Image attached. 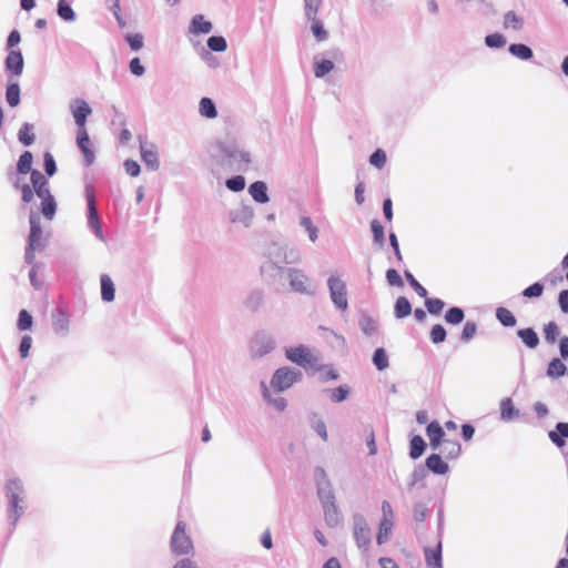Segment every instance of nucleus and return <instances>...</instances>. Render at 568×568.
Instances as JSON below:
<instances>
[{"label":"nucleus","instance_id":"obj_1","mask_svg":"<svg viewBox=\"0 0 568 568\" xmlns=\"http://www.w3.org/2000/svg\"><path fill=\"white\" fill-rule=\"evenodd\" d=\"M303 374L300 369L291 366H281L274 371L267 384L274 393H284L300 383Z\"/></svg>","mask_w":568,"mask_h":568},{"label":"nucleus","instance_id":"obj_2","mask_svg":"<svg viewBox=\"0 0 568 568\" xmlns=\"http://www.w3.org/2000/svg\"><path fill=\"white\" fill-rule=\"evenodd\" d=\"M285 357L291 363L296 364L306 371H322L325 368L324 366L320 365V358L317 354L306 345L285 348Z\"/></svg>","mask_w":568,"mask_h":568},{"label":"nucleus","instance_id":"obj_3","mask_svg":"<svg viewBox=\"0 0 568 568\" xmlns=\"http://www.w3.org/2000/svg\"><path fill=\"white\" fill-rule=\"evenodd\" d=\"M45 247V236L41 227L40 215L37 212L30 213V234L28 237V246L26 248V263L34 262V253L41 252Z\"/></svg>","mask_w":568,"mask_h":568},{"label":"nucleus","instance_id":"obj_4","mask_svg":"<svg viewBox=\"0 0 568 568\" xmlns=\"http://www.w3.org/2000/svg\"><path fill=\"white\" fill-rule=\"evenodd\" d=\"M318 498L323 507L325 523L332 528L339 526L343 516L335 504V496L328 484L318 487Z\"/></svg>","mask_w":568,"mask_h":568},{"label":"nucleus","instance_id":"obj_5","mask_svg":"<svg viewBox=\"0 0 568 568\" xmlns=\"http://www.w3.org/2000/svg\"><path fill=\"white\" fill-rule=\"evenodd\" d=\"M267 256L281 264H300L302 262L301 251L293 245L273 243L267 248Z\"/></svg>","mask_w":568,"mask_h":568},{"label":"nucleus","instance_id":"obj_6","mask_svg":"<svg viewBox=\"0 0 568 568\" xmlns=\"http://www.w3.org/2000/svg\"><path fill=\"white\" fill-rule=\"evenodd\" d=\"M287 268L283 266L280 262L273 260L271 256L266 255V261L261 266V275L264 281L272 286H283L284 277L287 276Z\"/></svg>","mask_w":568,"mask_h":568},{"label":"nucleus","instance_id":"obj_7","mask_svg":"<svg viewBox=\"0 0 568 568\" xmlns=\"http://www.w3.org/2000/svg\"><path fill=\"white\" fill-rule=\"evenodd\" d=\"M217 146L231 163H251V154L244 150L234 138H226L225 140L220 141Z\"/></svg>","mask_w":568,"mask_h":568},{"label":"nucleus","instance_id":"obj_8","mask_svg":"<svg viewBox=\"0 0 568 568\" xmlns=\"http://www.w3.org/2000/svg\"><path fill=\"white\" fill-rule=\"evenodd\" d=\"M276 348V341L273 335L260 332L250 342V356L260 359Z\"/></svg>","mask_w":568,"mask_h":568},{"label":"nucleus","instance_id":"obj_9","mask_svg":"<svg viewBox=\"0 0 568 568\" xmlns=\"http://www.w3.org/2000/svg\"><path fill=\"white\" fill-rule=\"evenodd\" d=\"M327 286L333 304L342 312L348 307L346 283L335 274L327 278Z\"/></svg>","mask_w":568,"mask_h":568},{"label":"nucleus","instance_id":"obj_10","mask_svg":"<svg viewBox=\"0 0 568 568\" xmlns=\"http://www.w3.org/2000/svg\"><path fill=\"white\" fill-rule=\"evenodd\" d=\"M286 280L288 281L291 290L296 293L306 295L314 293L312 280L301 268L288 267Z\"/></svg>","mask_w":568,"mask_h":568},{"label":"nucleus","instance_id":"obj_11","mask_svg":"<svg viewBox=\"0 0 568 568\" xmlns=\"http://www.w3.org/2000/svg\"><path fill=\"white\" fill-rule=\"evenodd\" d=\"M229 221L242 229H250L253 225L255 212L251 205L247 204H239L231 209L227 213Z\"/></svg>","mask_w":568,"mask_h":568},{"label":"nucleus","instance_id":"obj_12","mask_svg":"<svg viewBox=\"0 0 568 568\" xmlns=\"http://www.w3.org/2000/svg\"><path fill=\"white\" fill-rule=\"evenodd\" d=\"M85 197L88 203V225L100 241L105 242V236L95 207L94 190L91 185L85 186Z\"/></svg>","mask_w":568,"mask_h":568},{"label":"nucleus","instance_id":"obj_13","mask_svg":"<svg viewBox=\"0 0 568 568\" xmlns=\"http://www.w3.org/2000/svg\"><path fill=\"white\" fill-rule=\"evenodd\" d=\"M171 549L176 555L189 554L193 549L191 538L185 532V524L179 521L171 538Z\"/></svg>","mask_w":568,"mask_h":568},{"label":"nucleus","instance_id":"obj_14","mask_svg":"<svg viewBox=\"0 0 568 568\" xmlns=\"http://www.w3.org/2000/svg\"><path fill=\"white\" fill-rule=\"evenodd\" d=\"M354 526V538L357 546L366 551L372 540V531L368 527L365 518L362 515H355L353 517Z\"/></svg>","mask_w":568,"mask_h":568},{"label":"nucleus","instance_id":"obj_15","mask_svg":"<svg viewBox=\"0 0 568 568\" xmlns=\"http://www.w3.org/2000/svg\"><path fill=\"white\" fill-rule=\"evenodd\" d=\"M37 196L41 200V212L49 221L53 220L57 211V202L49 190V183L34 190Z\"/></svg>","mask_w":568,"mask_h":568},{"label":"nucleus","instance_id":"obj_16","mask_svg":"<svg viewBox=\"0 0 568 568\" xmlns=\"http://www.w3.org/2000/svg\"><path fill=\"white\" fill-rule=\"evenodd\" d=\"M260 389L265 404L277 413H283L287 408V400L278 395L280 393H274L273 389H270L265 382H261Z\"/></svg>","mask_w":568,"mask_h":568},{"label":"nucleus","instance_id":"obj_17","mask_svg":"<svg viewBox=\"0 0 568 568\" xmlns=\"http://www.w3.org/2000/svg\"><path fill=\"white\" fill-rule=\"evenodd\" d=\"M70 110L77 126H84L87 118L92 113V109L89 103L82 99H74L70 103Z\"/></svg>","mask_w":568,"mask_h":568},{"label":"nucleus","instance_id":"obj_18","mask_svg":"<svg viewBox=\"0 0 568 568\" xmlns=\"http://www.w3.org/2000/svg\"><path fill=\"white\" fill-rule=\"evenodd\" d=\"M140 152L143 162L151 171H156L160 166L159 152L155 144L151 142H141Z\"/></svg>","mask_w":568,"mask_h":568},{"label":"nucleus","instance_id":"obj_19","mask_svg":"<svg viewBox=\"0 0 568 568\" xmlns=\"http://www.w3.org/2000/svg\"><path fill=\"white\" fill-rule=\"evenodd\" d=\"M6 69L14 75H20L23 71V57L20 50H11L6 58Z\"/></svg>","mask_w":568,"mask_h":568},{"label":"nucleus","instance_id":"obj_20","mask_svg":"<svg viewBox=\"0 0 568 568\" xmlns=\"http://www.w3.org/2000/svg\"><path fill=\"white\" fill-rule=\"evenodd\" d=\"M9 501V519L16 526L19 518L24 513V496H13L8 498Z\"/></svg>","mask_w":568,"mask_h":568},{"label":"nucleus","instance_id":"obj_21","mask_svg":"<svg viewBox=\"0 0 568 568\" xmlns=\"http://www.w3.org/2000/svg\"><path fill=\"white\" fill-rule=\"evenodd\" d=\"M548 437L558 448L564 447L565 438H568V423H557L555 429L548 433Z\"/></svg>","mask_w":568,"mask_h":568},{"label":"nucleus","instance_id":"obj_22","mask_svg":"<svg viewBox=\"0 0 568 568\" xmlns=\"http://www.w3.org/2000/svg\"><path fill=\"white\" fill-rule=\"evenodd\" d=\"M189 29L192 34H207L213 30V24L205 20L203 14H195L191 20Z\"/></svg>","mask_w":568,"mask_h":568},{"label":"nucleus","instance_id":"obj_23","mask_svg":"<svg viewBox=\"0 0 568 568\" xmlns=\"http://www.w3.org/2000/svg\"><path fill=\"white\" fill-rule=\"evenodd\" d=\"M248 193L257 203H267L270 197L267 195V185L263 181H256L248 187Z\"/></svg>","mask_w":568,"mask_h":568},{"label":"nucleus","instance_id":"obj_24","mask_svg":"<svg viewBox=\"0 0 568 568\" xmlns=\"http://www.w3.org/2000/svg\"><path fill=\"white\" fill-rule=\"evenodd\" d=\"M426 432L429 437L432 448L435 450L438 449L444 437L442 426L436 422H432L427 425Z\"/></svg>","mask_w":568,"mask_h":568},{"label":"nucleus","instance_id":"obj_25","mask_svg":"<svg viewBox=\"0 0 568 568\" xmlns=\"http://www.w3.org/2000/svg\"><path fill=\"white\" fill-rule=\"evenodd\" d=\"M100 283L102 300L106 303L113 302L115 297V285L112 278L109 275L103 274L101 275Z\"/></svg>","mask_w":568,"mask_h":568},{"label":"nucleus","instance_id":"obj_26","mask_svg":"<svg viewBox=\"0 0 568 568\" xmlns=\"http://www.w3.org/2000/svg\"><path fill=\"white\" fill-rule=\"evenodd\" d=\"M425 558L427 568H442V544L438 542L436 548H426Z\"/></svg>","mask_w":568,"mask_h":568},{"label":"nucleus","instance_id":"obj_27","mask_svg":"<svg viewBox=\"0 0 568 568\" xmlns=\"http://www.w3.org/2000/svg\"><path fill=\"white\" fill-rule=\"evenodd\" d=\"M426 466L435 474L444 475L448 471V465L443 462L439 455L434 454L427 457Z\"/></svg>","mask_w":568,"mask_h":568},{"label":"nucleus","instance_id":"obj_28","mask_svg":"<svg viewBox=\"0 0 568 568\" xmlns=\"http://www.w3.org/2000/svg\"><path fill=\"white\" fill-rule=\"evenodd\" d=\"M199 113L206 119H215L217 110L212 99L202 98L199 103Z\"/></svg>","mask_w":568,"mask_h":568},{"label":"nucleus","instance_id":"obj_29","mask_svg":"<svg viewBox=\"0 0 568 568\" xmlns=\"http://www.w3.org/2000/svg\"><path fill=\"white\" fill-rule=\"evenodd\" d=\"M314 67V75L318 79L324 78L326 74H328L334 69L333 61L328 59H317L314 58L313 62Z\"/></svg>","mask_w":568,"mask_h":568},{"label":"nucleus","instance_id":"obj_30","mask_svg":"<svg viewBox=\"0 0 568 568\" xmlns=\"http://www.w3.org/2000/svg\"><path fill=\"white\" fill-rule=\"evenodd\" d=\"M517 335L529 348H536L539 344V337L537 333L530 327L519 329Z\"/></svg>","mask_w":568,"mask_h":568},{"label":"nucleus","instance_id":"obj_31","mask_svg":"<svg viewBox=\"0 0 568 568\" xmlns=\"http://www.w3.org/2000/svg\"><path fill=\"white\" fill-rule=\"evenodd\" d=\"M264 302V293L260 290L252 291L244 300V305L250 311H256Z\"/></svg>","mask_w":568,"mask_h":568},{"label":"nucleus","instance_id":"obj_32","mask_svg":"<svg viewBox=\"0 0 568 568\" xmlns=\"http://www.w3.org/2000/svg\"><path fill=\"white\" fill-rule=\"evenodd\" d=\"M500 415L505 420H511L520 416L519 409L515 408L510 398H505L500 404Z\"/></svg>","mask_w":568,"mask_h":568},{"label":"nucleus","instance_id":"obj_33","mask_svg":"<svg viewBox=\"0 0 568 568\" xmlns=\"http://www.w3.org/2000/svg\"><path fill=\"white\" fill-rule=\"evenodd\" d=\"M306 21L310 23L311 31L318 42L326 41L328 39V32L324 28L323 21L321 19L315 18L314 20Z\"/></svg>","mask_w":568,"mask_h":568},{"label":"nucleus","instance_id":"obj_34","mask_svg":"<svg viewBox=\"0 0 568 568\" xmlns=\"http://www.w3.org/2000/svg\"><path fill=\"white\" fill-rule=\"evenodd\" d=\"M358 326L361 331L367 336H372L377 332L376 321L367 314H362L358 321Z\"/></svg>","mask_w":568,"mask_h":568},{"label":"nucleus","instance_id":"obj_35","mask_svg":"<svg viewBox=\"0 0 568 568\" xmlns=\"http://www.w3.org/2000/svg\"><path fill=\"white\" fill-rule=\"evenodd\" d=\"M57 13L65 22H73L77 19L75 12L65 0L58 1Z\"/></svg>","mask_w":568,"mask_h":568},{"label":"nucleus","instance_id":"obj_36","mask_svg":"<svg viewBox=\"0 0 568 568\" xmlns=\"http://www.w3.org/2000/svg\"><path fill=\"white\" fill-rule=\"evenodd\" d=\"M310 425L312 429L324 440H328V434L326 429L325 422L316 414H314L310 419Z\"/></svg>","mask_w":568,"mask_h":568},{"label":"nucleus","instance_id":"obj_37","mask_svg":"<svg viewBox=\"0 0 568 568\" xmlns=\"http://www.w3.org/2000/svg\"><path fill=\"white\" fill-rule=\"evenodd\" d=\"M304 1V17L306 20H314L318 18V11L322 7L323 0H303Z\"/></svg>","mask_w":568,"mask_h":568},{"label":"nucleus","instance_id":"obj_38","mask_svg":"<svg viewBox=\"0 0 568 568\" xmlns=\"http://www.w3.org/2000/svg\"><path fill=\"white\" fill-rule=\"evenodd\" d=\"M18 139L26 146L33 144L36 139L33 133V125L30 123H24L18 132Z\"/></svg>","mask_w":568,"mask_h":568},{"label":"nucleus","instance_id":"obj_39","mask_svg":"<svg viewBox=\"0 0 568 568\" xmlns=\"http://www.w3.org/2000/svg\"><path fill=\"white\" fill-rule=\"evenodd\" d=\"M509 52L520 60H529L532 58V50L523 43H513L509 45Z\"/></svg>","mask_w":568,"mask_h":568},{"label":"nucleus","instance_id":"obj_40","mask_svg":"<svg viewBox=\"0 0 568 568\" xmlns=\"http://www.w3.org/2000/svg\"><path fill=\"white\" fill-rule=\"evenodd\" d=\"M329 393V398L333 403H342L347 399L351 393L348 385H341L333 389H326Z\"/></svg>","mask_w":568,"mask_h":568},{"label":"nucleus","instance_id":"obj_41","mask_svg":"<svg viewBox=\"0 0 568 568\" xmlns=\"http://www.w3.org/2000/svg\"><path fill=\"white\" fill-rule=\"evenodd\" d=\"M6 100L11 108H14L20 103V87L17 82L8 84Z\"/></svg>","mask_w":568,"mask_h":568},{"label":"nucleus","instance_id":"obj_42","mask_svg":"<svg viewBox=\"0 0 568 568\" xmlns=\"http://www.w3.org/2000/svg\"><path fill=\"white\" fill-rule=\"evenodd\" d=\"M425 447H426V443L423 439V437L419 435H415L410 439V452H409L410 457L413 459L419 458L423 455Z\"/></svg>","mask_w":568,"mask_h":568},{"label":"nucleus","instance_id":"obj_43","mask_svg":"<svg viewBox=\"0 0 568 568\" xmlns=\"http://www.w3.org/2000/svg\"><path fill=\"white\" fill-rule=\"evenodd\" d=\"M300 225L306 231L308 239L312 243L317 241L318 229L313 224V221L310 216H302L300 219Z\"/></svg>","mask_w":568,"mask_h":568},{"label":"nucleus","instance_id":"obj_44","mask_svg":"<svg viewBox=\"0 0 568 568\" xmlns=\"http://www.w3.org/2000/svg\"><path fill=\"white\" fill-rule=\"evenodd\" d=\"M566 371V365L559 358H554L548 365L547 376L551 378H558L565 375Z\"/></svg>","mask_w":568,"mask_h":568},{"label":"nucleus","instance_id":"obj_45","mask_svg":"<svg viewBox=\"0 0 568 568\" xmlns=\"http://www.w3.org/2000/svg\"><path fill=\"white\" fill-rule=\"evenodd\" d=\"M7 497L24 496L23 484L19 478H11L6 485Z\"/></svg>","mask_w":568,"mask_h":568},{"label":"nucleus","instance_id":"obj_46","mask_svg":"<svg viewBox=\"0 0 568 568\" xmlns=\"http://www.w3.org/2000/svg\"><path fill=\"white\" fill-rule=\"evenodd\" d=\"M392 528H393L392 520L382 519V521L379 524V530L377 534V538H376L378 545H382L389 539V536L392 534Z\"/></svg>","mask_w":568,"mask_h":568},{"label":"nucleus","instance_id":"obj_47","mask_svg":"<svg viewBox=\"0 0 568 568\" xmlns=\"http://www.w3.org/2000/svg\"><path fill=\"white\" fill-rule=\"evenodd\" d=\"M410 312H412V306H410L409 301L404 296L398 297L395 303V316L397 318H403V317L408 316L410 314Z\"/></svg>","mask_w":568,"mask_h":568},{"label":"nucleus","instance_id":"obj_48","mask_svg":"<svg viewBox=\"0 0 568 568\" xmlns=\"http://www.w3.org/2000/svg\"><path fill=\"white\" fill-rule=\"evenodd\" d=\"M207 47L214 52H224L227 49V42L224 37L212 36L207 39Z\"/></svg>","mask_w":568,"mask_h":568},{"label":"nucleus","instance_id":"obj_49","mask_svg":"<svg viewBox=\"0 0 568 568\" xmlns=\"http://www.w3.org/2000/svg\"><path fill=\"white\" fill-rule=\"evenodd\" d=\"M373 363L378 371H384L388 367V357L384 348H377L373 355Z\"/></svg>","mask_w":568,"mask_h":568},{"label":"nucleus","instance_id":"obj_50","mask_svg":"<svg viewBox=\"0 0 568 568\" xmlns=\"http://www.w3.org/2000/svg\"><path fill=\"white\" fill-rule=\"evenodd\" d=\"M32 154L29 151L23 152L18 161L17 169L21 174L31 172Z\"/></svg>","mask_w":568,"mask_h":568},{"label":"nucleus","instance_id":"obj_51","mask_svg":"<svg viewBox=\"0 0 568 568\" xmlns=\"http://www.w3.org/2000/svg\"><path fill=\"white\" fill-rule=\"evenodd\" d=\"M496 316L504 326H514L516 324L515 316L507 308H497Z\"/></svg>","mask_w":568,"mask_h":568},{"label":"nucleus","instance_id":"obj_52","mask_svg":"<svg viewBox=\"0 0 568 568\" xmlns=\"http://www.w3.org/2000/svg\"><path fill=\"white\" fill-rule=\"evenodd\" d=\"M523 19L518 17L514 11H508L504 17L505 27H510L514 30H520L523 28Z\"/></svg>","mask_w":568,"mask_h":568},{"label":"nucleus","instance_id":"obj_53","mask_svg":"<svg viewBox=\"0 0 568 568\" xmlns=\"http://www.w3.org/2000/svg\"><path fill=\"white\" fill-rule=\"evenodd\" d=\"M32 324H33V318H32L31 314L26 310L20 311L18 323H17L18 329L19 331L30 329L32 327Z\"/></svg>","mask_w":568,"mask_h":568},{"label":"nucleus","instance_id":"obj_54","mask_svg":"<svg viewBox=\"0 0 568 568\" xmlns=\"http://www.w3.org/2000/svg\"><path fill=\"white\" fill-rule=\"evenodd\" d=\"M545 339L549 344H554L559 335L558 325L555 322H549L544 327Z\"/></svg>","mask_w":568,"mask_h":568},{"label":"nucleus","instance_id":"obj_55","mask_svg":"<svg viewBox=\"0 0 568 568\" xmlns=\"http://www.w3.org/2000/svg\"><path fill=\"white\" fill-rule=\"evenodd\" d=\"M445 320L449 324H459L464 320V312L459 307H452L446 312Z\"/></svg>","mask_w":568,"mask_h":568},{"label":"nucleus","instance_id":"obj_56","mask_svg":"<svg viewBox=\"0 0 568 568\" xmlns=\"http://www.w3.org/2000/svg\"><path fill=\"white\" fill-rule=\"evenodd\" d=\"M125 40L133 51H139L143 48V36L141 33H128Z\"/></svg>","mask_w":568,"mask_h":568},{"label":"nucleus","instance_id":"obj_57","mask_svg":"<svg viewBox=\"0 0 568 568\" xmlns=\"http://www.w3.org/2000/svg\"><path fill=\"white\" fill-rule=\"evenodd\" d=\"M371 229L374 235V241L379 245H384L385 235L383 225L378 221L374 220L371 223Z\"/></svg>","mask_w":568,"mask_h":568},{"label":"nucleus","instance_id":"obj_58","mask_svg":"<svg viewBox=\"0 0 568 568\" xmlns=\"http://www.w3.org/2000/svg\"><path fill=\"white\" fill-rule=\"evenodd\" d=\"M425 305L430 314L438 315L443 311L445 303L439 298H426Z\"/></svg>","mask_w":568,"mask_h":568},{"label":"nucleus","instance_id":"obj_59","mask_svg":"<svg viewBox=\"0 0 568 568\" xmlns=\"http://www.w3.org/2000/svg\"><path fill=\"white\" fill-rule=\"evenodd\" d=\"M485 43L489 48H501L506 44V38L499 33L489 34L485 38Z\"/></svg>","mask_w":568,"mask_h":568},{"label":"nucleus","instance_id":"obj_60","mask_svg":"<svg viewBox=\"0 0 568 568\" xmlns=\"http://www.w3.org/2000/svg\"><path fill=\"white\" fill-rule=\"evenodd\" d=\"M386 153L382 149H377L371 156L369 163L377 169H382L386 163Z\"/></svg>","mask_w":568,"mask_h":568},{"label":"nucleus","instance_id":"obj_61","mask_svg":"<svg viewBox=\"0 0 568 568\" xmlns=\"http://www.w3.org/2000/svg\"><path fill=\"white\" fill-rule=\"evenodd\" d=\"M446 338V331L445 328L439 325V324H436L433 326L432 331H430V339L433 343L435 344H438V343H442L444 342Z\"/></svg>","mask_w":568,"mask_h":568},{"label":"nucleus","instance_id":"obj_62","mask_svg":"<svg viewBox=\"0 0 568 568\" xmlns=\"http://www.w3.org/2000/svg\"><path fill=\"white\" fill-rule=\"evenodd\" d=\"M226 186L231 191L240 192L245 187V180L243 176L237 175L226 181Z\"/></svg>","mask_w":568,"mask_h":568},{"label":"nucleus","instance_id":"obj_63","mask_svg":"<svg viewBox=\"0 0 568 568\" xmlns=\"http://www.w3.org/2000/svg\"><path fill=\"white\" fill-rule=\"evenodd\" d=\"M44 171L45 173L49 175V176H52L54 175L55 171H57V164H55V160L53 158V155L49 152H45L44 153Z\"/></svg>","mask_w":568,"mask_h":568},{"label":"nucleus","instance_id":"obj_64","mask_svg":"<svg viewBox=\"0 0 568 568\" xmlns=\"http://www.w3.org/2000/svg\"><path fill=\"white\" fill-rule=\"evenodd\" d=\"M544 292V286L540 283H535L523 291L525 297H539Z\"/></svg>","mask_w":568,"mask_h":568}]
</instances>
